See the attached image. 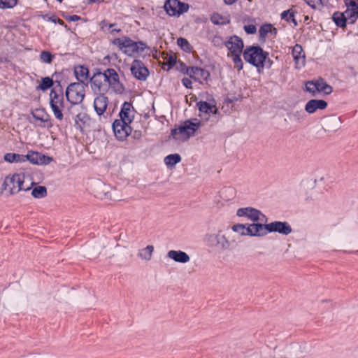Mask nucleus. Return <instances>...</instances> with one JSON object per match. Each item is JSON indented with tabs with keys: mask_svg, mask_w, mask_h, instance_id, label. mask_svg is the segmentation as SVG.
I'll use <instances>...</instances> for the list:
<instances>
[{
	"mask_svg": "<svg viewBox=\"0 0 358 358\" xmlns=\"http://www.w3.org/2000/svg\"><path fill=\"white\" fill-rule=\"evenodd\" d=\"M35 182L28 171H20L7 176L2 184V189L14 195L20 191H28L32 188Z\"/></svg>",
	"mask_w": 358,
	"mask_h": 358,
	"instance_id": "1",
	"label": "nucleus"
},
{
	"mask_svg": "<svg viewBox=\"0 0 358 358\" xmlns=\"http://www.w3.org/2000/svg\"><path fill=\"white\" fill-rule=\"evenodd\" d=\"M200 121L197 119L186 120L178 128L171 130V136L178 141L184 142L194 135L195 131L200 127Z\"/></svg>",
	"mask_w": 358,
	"mask_h": 358,
	"instance_id": "2",
	"label": "nucleus"
},
{
	"mask_svg": "<svg viewBox=\"0 0 358 358\" xmlns=\"http://www.w3.org/2000/svg\"><path fill=\"white\" fill-rule=\"evenodd\" d=\"M113 43L128 56H133L135 53L143 52L146 48L144 43L136 42L127 37L115 38Z\"/></svg>",
	"mask_w": 358,
	"mask_h": 358,
	"instance_id": "3",
	"label": "nucleus"
},
{
	"mask_svg": "<svg viewBox=\"0 0 358 358\" xmlns=\"http://www.w3.org/2000/svg\"><path fill=\"white\" fill-rule=\"evenodd\" d=\"M267 55L268 54L259 46L247 47L243 53L244 59L257 68L264 67Z\"/></svg>",
	"mask_w": 358,
	"mask_h": 358,
	"instance_id": "4",
	"label": "nucleus"
},
{
	"mask_svg": "<svg viewBox=\"0 0 358 358\" xmlns=\"http://www.w3.org/2000/svg\"><path fill=\"white\" fill-rule=\"evenodd\" d=\"M87 84L72 83L67 87L65 95L68 101L73 105L81 103L85 96Z\"/></svg>",
	"mask_w": 358,
	"mask_h": 358,
	"instance_id": "5",
	"label": "nucleus"
},
{
	"mask_svg": "<svg viewBox=\"0 0 358 358\" xmlns=\"http://www.w3.org/2000/svg\"><path fill=\"white\" fill-rule=\"evenodd\" d=\"M50 104L55 118L59 121L63 120L64 109V98L62 92L52 90L50 93Z\"/></svg>",
	"mask_w": 358,
	"mask_h": 358,
	"instance_id": "6",
	"label": "nucleus"
},
{
	"mask_svg": "<svg viewBox=\"0 0 358 358\" xmlns=\"http://www.w3.org/2000/svg\"><path fill=\"white\" fill-rule=\"evenodd\" d=\"M92 90L96 94H106L108 90V85L103 72H97L90 79Z\"/></svg>",
	"mask_w": 358,
	"mask_h": 358,
	"instance_id": "7",
	"label": "nucleus"
},
{
	"mask_svg": "<svg viewBox=\"0 0 358 358\" xmlns=\"http://www.w3.org/2000/svg\"><path fill=\"white\" fill-rule=\"evenodd\" d=\"M208 241L211 245H214L222 251L230 250L233 243V241H230L227 238L221 231H219L215 234L210 235L208 237Z\"/></svg>",
	"mask_w": 358,
	"mask_h": 358,
	"instance_id": "8",
	"label": "nucleus"
},
{
	"mask_svg": "<svg viewBox=\"0 0 358 358\" xmlns=\"http://www.w3.org/2000/svg\"><path fill=\"white\" fill-rule=\"evenodd\" d=\"M164 8L170 16L179 15L188 10L187 4L182 3L178 0H166Z\"/></svg>",
	"mask_w": 358,
	"mask_h": 358,
	"instance_id": "9",
	"label": "nucleus"
},
{
	"mask_svg": "<svg viewBox=\"0 0 358 358\" xmlns=\"http://www.w3.org/2000/svg\"><path fill=\"white\" fill-rule=\"evenodd\" d=\"M103 74L106 77L108 88L111 87L115 92L120 94L124 92V87L120 82L119 75L115 69H108L103 72Z\"/></svg>",
	"mask_w": 358,
	"mask_h": 358,
	"instance_id": "10",
	"label": "nucleus"
},
{
	"mask_svg": "<svg viewBox=\"0 0 358 358\" xmlns=\"http://www.w3.org/2000/svg\"><path fill=\"white\" fill-rule=\"evenodd\" d=\"M236 215L238 217H245L253 222H264L266 221V217L262 213L251 207L238 208L236 211Z\"/></svg>",
	"mask_w": 358,
	"mask_h": 358,
	"instance_id": "11",
	"label": "nucleus"
},
{
	"mask_svg": "<svg viewBox=\"0 0 358 358\" xmlns=\"http://www.w3.org/2000/svg\"><path fill=\"white\" fill-rule=\"evenodd\" d=\"M130 71L135 78L141 81H145L150 74L149 70L143 62L138 59L133 61Z\"/></svg>",
	"mask_w": 358,
	"mask_h": 358,
	"instance_id": "12",
	"label": "nucleus"
},
{
	"mask_svg": "<svg viewBox=\"0 0 358 358\" xmlns=\"http://www.w3.org/2000/svg\"><path fill=\"white\" fill-rule=\"evenodd\" d=\"M131 123H127L121 120H116L113 124V129L116 138L119 140H124L131 132Z\"/></svg>",
	"mask_w": 358,
	"mask_h": 358,
	"instance_id": "13",
	"label": "nucleus"
},
{
	"mask_svg": "<svg viewBox=\"0 0 358 358\" xmlns=\"http://www.w3.org/2000/svg\"><path fill=\"white\" fill-rule=\"evenodd\" d=\"M181 71L184 73L188 75L191 78L199 83H202L203 81L206 80L210 76V73L208 71L199 67L187 68L184 66L181 69Z\"/></svg>",
	"mask_w": 358,
	"mask_h": 358,
	"instance_id": "14",
	"label": "nucleus"
},
{
	"mask_svg": "<svg viewBox=\"0 0 358 358\" xmlns=\"http://www.w3.org/2000/svg\"><path fill=\"white\" fill-rule=\"evenodd\" d=\"M266 230L268 232H278L282 235H288L292 231L289 223L280 221L266 224Z\"/></svg>",
	"mask_w": 358,
	"mask_h": 358,
	"instance_id": "15",
	"label": "nucleus"
},
{
	"mask_svg": "<svg viewBox=\"0 0 358 358\" xmlns=\"http://www.w3.org/2000/svg\"><path fill=\"white\" fill-rule=\"evenodd\" d=\"M224 45L231 55L241 54L243 48V41L240 37L234 35L224 42Z\"/></svg>",
	"mask_w": 358,
	"mask_h": 358,
	"instance_id": "16",
	"label": "nucleus"
},
{
	"mask_svg": "<svg viewBox=\"0 0 358 358\" xmlns=\"http://www.w3.org/2000/svg\"><path fill=\"white\" fill-rule=\"evenodd\" d=\"M27 160L34 164L46 165L52 161V158L38 152L29 151L27 155H24V162Z\"/></svg>",
	"mask_w": 358,
	"mask_h": 358,
	"instance_id": "17",
	"label": "nucleus"
},
{
	"mask_svg": "<svg viewBox=\"0 0 358 358\" xmlns=\"http://www.w3.org/2000/svg\"><path fill=\"white\" fill-rule=\"evenodd\" d=\"M34 119L38 122L36 124L41 127L50 128L52 127V123L50 120L49 114H48L43 109H36L32 112Z\"/></svg>",
	"mask_w": 358,
	"mask_h": 358,
	"instance_id": "18",
	"label": "nucleus"
},
{
	"mask_svg": "<svg viewBox=\"0 0 358 358\" xmlns=\"http://www.w3.org/2000/svg\"><path fill=\"white\" fill-rule=\"evenodd\" d=\"M292 56L295 62V68L300 69L305 66L306 56L302 46L296 44L292 48Z\"/></svg>",
	"mask_w": 358,
	"mask_h": 358,
	"instance_id": "19",
	"label": "nucleus"
},
{
	"mask_svg": "<svg viewBox=\"0 0 358 358\" xmlns=\"http://www.w3.org/2000/svg\"><path fill=\"white\" fill-rule=\"evenodd\" d=\"M108 102V98L105 94H97L94 100V108L98 115L101 116L106 112Z\"/></svg>",
	"mask_w": 358,
	"mask_h": 358,
	"instance_id": "20",
	"label": "nucleus"
},
{
	"mask_svg": "<svg viewBox=\"0 0 358 358\" xmlns=\"http://www.w3.org/2000/svg\"><path fill=\"white\" fill-rule=\"evenodd\" d=\"M135 116V110L132 104L129 102H124L120 112L121 120L127 123H131Z\"/></svg>",
	"mask_w": 358,
	"mask_h": 358,
	"instance_id": "21",
	"label": "nucleus"
},
{
	"mask_svg": "<svg viewBox=\"0 0 358 358\" xmlns=\"http://www.w3.org/2000/svg\"><path fill=\"white\" fill-rule=\"evenodd\" d=\"M341 120L336 116H330L326 118L323 123V128L326 131L334 132L341 127Z\"/></svg>",
	"mask_w": 358,
	"mask_h": 358,
	"instance_id": "22",
	"label": "nucleus"
},
{
	"mask_svg": "<svg viewBox=\"0 0 358 358\" xmlns=\"http://www.w3.org/2000/svg\"><path fill=\"white\" fill-rule=\"evenodd\" d=\"M327 106V103L324 100L311 99L306 103L305 110L311 114L315 113L317 109L324 110Z\"/></svg>",
	"mask_w": 358,
	"mask_h": 358,
	"instance_id": "23",
	"label": "nucleus"
},
{
	"mask_svg": "<svg viewBox=\"0 0 358 358\" xmlns=\"http://www.w3.org/2000/svg\"><path fill=\"white\" fill-rule=\"evenodd\" d=\"M167 257L173 259L176 262L185 264L189 262V256L182 250H169L167 253Z\"/></svg>",
	"mask_w": 358,
	"mask_h": 358,
	"instance_id": "24",
	"label": "nucleus"
},
{
	"mask_svg": "<svg viewBox=\"0 0 358 358\" xmlns=\"http://www.w3.org/2000/svg\"><path fill=\"white\" fill-rule=\"evenodd\" d=\"M268 233L266 230V224L254 223L248 226V235L252 236H264Z\"/></svg>",
	"mask_w": 358,
	"mask_h": 358,
	"instance_id": "25",
	"label": "nucleus"
},
{
	"mask_svg": "<svg viewBox=\"0 0 358 358\" xmlns=\"http://www.w3.org/2000/svg\"><path fill=\"white\" fill-rule=\"evenodd\" d=\"M200 116L210 115V114H215L217 113V108L215 105L208 103L206 101H199L197 103Z\"/></svg>",
	"mask_w": 358,
	"mask_h": 358,
	"instance_id": "26",
	"label": "nucleus"
},
{
	"mask_svg": "<svg viewBox=\"0 0 358 358\" xmlns=\"http://www.w3.org/2000/svg\"><path fill=\"white\" fill-rule=\"evenodd\" d=\"M74 74L78 83H85L89 76V69L83 65H78L74 67Z\"/></svg>",
	"mask_w": 358,
	"mask_h": 358,
	"instance_id": "27",
	"label": "nucleus"
},
{
	"mask_svg": "<svg viewBox=\"0 0 358 358\" xmlns=\"http://www.w3.org/2000/svg\"><path fill=\"white\" fill-rule=\"evenodd\" d=\"M316 89L317 92H322L324 94H330L333 92V87L328 85L323 78L315 80Z\"/></svg>",
	"mask_w": 358,
	"mask_h": 358,
	"instance_id": "28",
	"label": "nucleus"
},
{
	"mask_svg": "<svg viewBox=\"0 0 358 358\" xmlns=\"http://www.w3.org/2000/svg\"><path fill=\"white\" fill-rule=\"evenodd\" d=\"M153 251L154 247L152 245H148L138 251V257L141 259L150 261L152 259Z\"/></svg>",
	"mask_w": 358,
	"mask_h": 358,
	"instance_id": "29",
	"label": "nucleus"
},
{
	"mask_svg": "<svg viewBox=\"0 0 358 358\" xmlns=\"http://www.w3.org/2000/svg\"><path fill=\"white\" fill-rule=\"evenodd\" d=\"M344 14L347 22L353 24L358 18L357 8H347Z\"/></svg>",
	"mask_w": 358,
	"mask_h": 358,
	"instance_id": "30",
	"label": "nucleus"
},
{
	"mask_svg": "<svg viewBox=\"0 0 358 358\" xmlns=\"http://www.w3.org/2000/svg\"><path fill=\"white\" fill-rule=\"evenodd\" d=\"M3 158L10 163L24 162V155L16 153H6Z\"/></svg>",
	"mask_w": 358,
	"mask_h": 358,
	"instance_id": "31",
	"label": "nucleus"
},
{
	"mask_svg": "<svg viewBox=\"0 0 358 358\" xmlns=\"http://www.w3.org/2000/svg\"><path fill=\"white\" fill-rule=\"evenodd\" d=\"M333 20L336 24L340 27H344L346 25L347 20L344 13H335L333 15Z\"/></svg>",
	"mask_w": 358,
	"mask_h": 358,
	"instance_id": "32",
	"label": "nucleus"
},
{
	"mask_svg": "<svg viewBox=\"0 0 358 358\" xmlns=\"http://www.w3.org/2000/svg\"><path fill=\"white\" fill-rule=\"evenodd\" d=\"M259 32L260 37L265 38L268 33L273 32L274 34H276L277 30L271 24H266L260 27Z\"/></svg>",
	"mask_w": 358,
	"mask_h": 358,
	"instance_id": "33",
	"label": "nucleus"
},
{
	"mask_svg": "<svg viewBox=\"0 0 358 358\" xmlns=\"http://www.w3.org/2000/svg\"><path fill=\"white\" fill-rule=\"evenodd\" d=\"M181 161V157L178 154H171L166 156L164 162L167 166H173Z\"/></svg>",
	"mask_w": 358,
	"mask_h": 358,
	"instance_id": "34",
	"label": "nucleus"
},
{
	"mask_svg": "<svg viewBox=\"0 0 358 358\" xmlns=\"http://www.w3.org/2000/svg\"><path fill=\"white\" fill-rule=\"evenodd\" d=\"M210 20L211 22L215 24H227L230 22L227 17H223L218 13H214L211 16Z\"/></svg>",
	"mask_w": 358,
	"mask_h": 358,
	"instance_id": "35",
	"label": "nucleus"
},
{
	"mask_svg": "<svg viewBox=\"0 0 358 358\" xmlns=\"http://www.w3.org/2000/svg\"><path fill=\"white\" fill-rule=\"evenodd\" d=\"M47 194V190L46 188L43 186H37L35 188L33 189L31 192V195L34 198H43Z\"/></svg>",
	"mask_w": 358,
	"mask_h": 358,
	"instance_id": "36",
	"label": "nucleus"
},
{
	"mask_svg": "<svg viewBox=\"0 0 358 358\" xmlns=\"http://www.w3.org/2000/svg\"><path fill=\"white\" fill-rule=\"evenodd\" d=\"M53 85V80L49 77L42 78L40 85L36 87L38 90L45 91Z\"/></svg>",
	"mask_w": 358,
	"mask_h": 358,
	"instance_id": "37",
	"label": "nucleus"
},
{
	"mask_svg": "<svg viewBox=\"0 0 358 358\" xmlns=\"http://www.w3.org/2000/svg\"><path fill=\"white\" fill-rule=\"evenodd\" d=\"M231 229L234 232H236L241 236L248 235V227H246L245 224H236L232 226Z\"/></svg>",
	"mask_w": 358,
	"mask_h": 358,
	"instance_id": "38",
	"label": "nucleus"
},
{
	"mask_svg": "<svg viewBox=\"0 0 358 358\" xmlns=\"http://www.w3.org/2000/svg\"><path fill=\"white\" fill-rule=\"evenodd\" d=\"M305 89L307 92L312 94L313 96H315L317 92L316 89L315 80L307 81L305 84Z\"/></svg>",
	"mask_w": 358,
	"mask_h": 358,
	"instance_id": "39",
	"label": "nucleus"
},
{
	"mask_svg": "<svg viewBox=\"0 0 358 358\" xmlns=\"http://www.w3.org/2000/svg\"><path fill=\"white\" fill-rule=\"evenodd\" d=\"M17 0H0V8H12L17 4Z\"/></svg>",
	"mask_w": 358,
	"mask_h": 358,
	"instance_id": "40",
	"label": "nucleus"
},
{
	"mask_svg": "<svg viewBox=\"0 0 358 358\" xmlns=\"http://www.w3.org/2000/svg\"><path fill=\"white\" fill-rule=\"evenodd\" d=\"M53 57L54 56L48 51H42L40 54V59L44 63H51Z\"/></svg>",
	"mask_w": 358,
	"mask_h": 358,
	"instance_id": "41",
	"label": "nucleus"
},
{
	"mask_svg": "<svg viewBox=\"0 0 358 358\" xmlns=\"http://www.w3.org/2000/svg\"><path fill=\"white\" fill-rule=\"evenodd\" d=\"M232 55V59L234 64V67L241 71L243 69V64L241 59V54H234Z\"/></svg>",
	"mask_w": 358,
	"mask_h": 358,
	"instance_id": "42",
	"label": "nucleus"
},
{
	"mask_svg": "<svg viewBox=\"0 0 358 358\" xmlns=\"http://www.w3.org/2000/svg\"><path fill=\"white\" fill-rule=\"evenodd\" d=\"M294 11L292 10V9H289V10H285L281 14V17L282 19H285L287 21H289V20H292L293 21L295 24H296V22H295V20L294 18Z\"/></svg>",
	"mask_w": 358,
	"mask_h": 358,
	"instance_id": "43",
	"label": "nucleus"
},
{
	"mask_svg": "<svg viewBox=\"0 0 358 358\" xmlns=\"http://www.w3.org/2000/svg\"><path fill=\"white\" fill-rule=\"evenodd\" d=\"M178 45L184 50L189 51L190 50V45L187 40L184 38H179L177 40Z\"/></svg>",
	"mask_w": 358,
	"mask_h": 358,
	"instance_id": "44",
	"label": "nucleus"
},
{
	"mask_svg": "<svg viewBox=\"0 0 358 358\" xmlns=\"http://www.w3.org/2000/svg\"><path fill=\"white\" fill-rule=\"evenodd\" d=\"M313 8H317L322 5V0H304Z\"/></svg>",
	"mask_w": 358,
	"mask_h": 358,
	"instance_id": "45",
	"label": "nucleus"
},
{
	"mask_svg": "<svg viewBox=\"0 0 358 358\" xmlns=\"http://www.w3.org/2000/svg\"><path fill=\"white\" fill-rule=\"evenodd\" d=\"M244 30L247 34H252L256 33L257 28L254 24H248L244 26Z\"/></svg>",
	"mask_w": 358,
	"mask_h": 358,
	"instance_id": "46",
	"label": "nucleus"
},
{
	"mask_svg": "<svg viewBox=\"0 0 358 358\" xmlns=\"http://www.w3.org/2000/svg\"><path fill=\"white\" fill-rule=\"evenodd\" d=\"M347 8H357L358 0H344Z\"/></svg>",
	"mask_w": 358,
	"mask_h": 358,
	"instance_id": "47",
	"label": "nucleus"
},
{
	"mask_svg": "<svg viewBox=\"0 0 358 358\" xmlns=\"http://www.w3.org/2000/svg\"><path fill=\"white\" fill-rule=\"evenodd\" d=\"M66 20L70 22H76L80 19V17L76 15H67L65 17Z\"/></svg>",
	"mask_w": 358,
	"mask_h": 358,
	"instance_id": "48",
	"label": "nucleus"
},
{
	"mask_svg": "<svg viewBox=\"0 0 358 358\" xmlns=\"http://www.w3.org/2000/svg\"><path fill=\"white\" fill-rule=\"evenodd\" d=\"M182 83L183 84V85L187 87V88H192V81L189 78H184L182 80Z\"/></svg>",
	"mask_w": 358,
	"mask_h": 358,
	"instance_id": "49",
	"label": "nucleus"
},
{
	"mask_svg": "<svg viewBox=\"0 0 358 358\" xmlns=\"http://www.w3.org/2000/svg\"><path fill=\"white\" fill-rule=\"evenodd\" d=\"M50 20L54 23H58L61 25H64V22L59 18H56L55 17H52L50 18Z\"/></svg>",
	"mask_w": 358,
	"mask_h": 358,
	"instance_id": "50",
	"label": "nucleus"
},
{
	"mask_svg": "<svg viewBox=\"0 0 358 358\" xmlns=\"http://www.w3.org/2000/svg\"><path fill=\"white\" fill-rule=\"evenodd\" d=\"M175 63H176L175 57L173 56H169L168 61H167V64H169V67L173 66L175 64Z\"/></svg>",
	"mask_w": 358,
	"mask_h": 358,
	"instance_id": "51",
	"label": "nucleus"
},
{
	"mask_svg": "<svg viewBox=\"0 0 358 358\" xmlns=\"http://www.w3.org/2000/svg\"><path fill=\"white\" fill-rule=\"evenodd\" d=\"M215 44H219L220 43L222 42V39L220 37H218V36H215L213 38V41Z\"/></svg>",
	"mask_w": 358,
	"mask_h": 358,
	"instance_id": "52",
	"label": "nucleus"
},
{
	"mask_svg": "<svg viewBox=\"0 0 358 358\" xmlns=\"http://www.w3.org/2000/svg\"><path fill=\"white\" fill-rule=\"evenodd\" d=\"M224 3L227 5H231L234 3L237 0H223Z\"/></svg>",
	"mask_w": 358,
	"mask_h": 358,
	"instance_id": "53",
	"label": "nucleus"
},
{
	"mask_svg": "<svg viewBox=\"0 0 358 358\" xmlns=\"http://www.w3.org/2000/svg\"><path fill=\"white\" fill-rule=\"evenodd\" d=\"M299 348L297 345L290 346V348H289L290 354H292V351L297 350Z\"/></svg>",
	"mask_w": 358,
	"mask_h": 358,
	"instance_id": "54",
	"label": "nucleus"
},
{
	"mask_svg": "<svg viewBox=\"0 0 358 358\" xmlns=\"http://www.w3.org/2000/svg\"><path fill=\"white\" fill-rule=\"evenodd\" d=\"M103 0H89L90 3H94V2H101Z\"/></svg>",
	"mask_w": 358,
	"mask_h": 358,
	"instance_id": "55",
	"label": "nucleus"
},
{
	"mask_svg": "<svg viewBox=\"0 0 358 358\" xmlns=\"http://www.w3.org/2000/svg\"><path fill=\"white\" fill-rule=\"evenodd\" d=\"M80 116H81V114L78 115H77V118H78V119H79V120H81V119H80Z\"/></svg>",
	"mask_w": 358,
	"mask_h": 358,
	"instance_id": "56",
	"label": "nucleus"
},
{
	"mask_svg": "<svg viewBox=\"0 0 358 358\" xmlns=\"http://www.w3.org/2000/svg\"><path fill=\"white\" fill-rule=\"evenodd\" d=\"M357 11H358V4H357Z\"/></svg>",
	"mask_w": 358,
	"mask_h": 358,
	"instance_id": "57",
	"label": "nucleus"
}]
</instances>
